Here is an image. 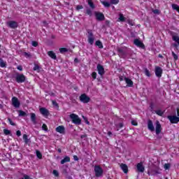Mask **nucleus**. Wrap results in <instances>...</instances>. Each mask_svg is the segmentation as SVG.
I'll list each match as a JSON object with an SVG mask.
<instances>
[{
  "label": "nucleus",
  "mask_w": 179,
  "mask_h": 179,
  "mask_svg": "<svg viewBox=\"0 0 179 179\" xmlns=\"http://www.w3.org/2000/svg\"><path fill=\"white\" fill-rule=\"evenodd\" d=\"M70 118L72 120V122H73V124H76L77 125H80V124L82 122V120L76 114L72 113L70 115Z\"/></svg>",
  "instance_id": "1"
},
{
  "label": "nucleus",
  "mask_w": 179,
  "mask_h": 179,
  "mask_svg": "<svg viewBox=\"0 0 179 179\" xmlns=\"http://www.w3.org/2000/svg\"><path fill=\"white\" fill-rule=\"evenodd\" d=\"M103 169L100 166H94V172L96 177H101L103 176Z\"/></svg>",
  "instance_id": "2"
},
{
  "label": "nucleus",
  "mask_w": 179,
  "mask_h": 179,
  "mask_svg": "<svg viewBox=\"0 0 179 179\" xmlns=\"http://www.w3.org/2000/svg\"><path fill=\"white\" fill-rule=\"evenodd\" d=\"M15 80L17 83H23L26 80V76L23 74H17L15 76Z\"/></svg>",
  "instance_id": "3"
},
{
  "label": "nucleus",
  "mask_w": 179,
  "mask_h": 179,
  "mask_svg": "<svg viewBox=\"0 0 179 179\" xmlns=\"http://www.w3.org/2000/svg\"><path fill=\"white\" fill-rule=\"evenodd\" d=\"M87 38L89 44L93 45L94 43V35H93V32H92V31H88Z\"/></svg>",
  "instance_id": "4"
},
{
  "label": "nucleus",
  "mask_w": 179,
  "mask_h": 179,
  "mask_svg": "<svg viewBox=\"0 0 179 179\" xmlns=\"http://www.w3.org/2000/svg\"><path fill=\"white\" fill-rule=\"evenodd\" d=\"M168 119L171 122V124H177L179 122V117L176 115H169L168 116Z\"/></svg>",
  "instance_id": "5"
},
{
  "label": "nucleus",
  "mask_w": 179,
  "mask_h": 179,
  "mask_svg": "<svg viewBox=\"0 0 179 179\" xmlns=\"http://www.w3.org/2000/svg\"><path fill=\"white\" fill-rule=\"evenodd\" d=\"M80 101L82 103H89V101H90V98L87 96V95H86L85 94H83L80 96Z\"/></svg>",
  "instance_id": "6"
},
{
  "label": "nucleus",
  "mask_w": 179,
  "mask_h": 179,
  "mask_svg": "<svg viewBox=\"0 0 179 179\" xmlns=\"http://www.w3.org/2000/svg\"><path fill=\"white\" fill-rule=\"evenodd\" d=\"M12 103L15 108H19V107H20V102L19 101V99L16 98V96H13L12 98Z\"/></svg>",
  "instance_id": "7"
},
{
  "label": "nucleus",
  "mask_w": 179,
  "mask_h": 179,
  "mask_svg": "<svg viewBox=\"0 0 179 179\" xmlns=\"http://www.w3.org/2000/svg\"><path fill=\"white\" fill-rule=\"evenodd\" d=\"M155 132L157 135H159L162 132V124H160V122L158 120L155 122Z\"/></svg>",
  "instance_id": "8"
},
{
  "label": "nucleus",
  "mask_w": 179,
  "mask_h": 179,
  "mask_svg": "<svg viewBox=\"0 0 179 179\" xmlns=\"http://www.w3.org/2000/svg\"><path fill=\"white\" fill-rule=\"evenodd\" d=\"M117 51L119 52V55L120 57H122L123 55H125V54H127V47H120L117 48Z\"/></svg>",
  "instance_id": "9"
},
{
  "label": "nucleus",
  "mask_w": 179,
  "mask_h": 179,
  "mask_svg": "<svg viewBox=\"0 0 179 179\" xmlns=\"http://www.w3.org/2000/svg\"><path fill=\"white\" fill-rule=\"evenodd\" d=\"M8 27H10V29H16L17 27V22L15 21H9L7 22Z\"/></svg>",
  "instance_id": "10"
},
{
  "label": "nucleus",
  "mask_w": 179,
  "mask_h": 179,
  "mask_svg": "<svg viewBox=\"0 0 179 179\" xmlns=\"http://www.w3.org/2000/svg\"><path fill=\"white\" fill-rule=\"evenodd\" d=\"M162 73H163V69L159 66L155 67V75L157 78H162Z\"/></svg>",
  "instance_id": "11"
},
{
  "label": "nucleus",
  "mask_w": 179,
  "mask_h": 179,
  "mask_svg": "<svg viewBox=\"0 0 179 179\" xmlns=\"http://www.w3.org/2000/svg\"><path fill=\"white\" fill-rule=\"evenodd\" d=\"M39 111L43 117H47L48 115H50V112L47 110L45 108H41L39 109Z\"/></svg>",
  "instance_id": "12"
},
{
  "label": "nucleus",
  "mask_w": 179,
  "mask_h": 179,
  "mask_svg": "<svg viewBox=\"0 0 179 179\" xmlns=\"http://www.w3.org/2000/svg\"><path fill=\"white\" fill-rule=\"evenodd\" d=\"M96 68H97L98 73L101 76H103V75L104 74V67H103V66H101V64H98Z\"/></svg>",
  "instance_id": "13"
},
{
  "label": "nucleus",
  "mask_w": 179,
  "mask_h": 179,
  "mask_svg": "<svg viewBox=\"0 0 179 179\" xmlns=\"http://www.w3.org/2000/svg\"><path fill=\"white\" fill-rule=\"evenodd\" d=\"M134 44L135 45H136L137 47H139L140 48H145V45H143V43L139 41V39H135Z\"/></svg>",
  "instance_id": "14"
},
{
  "label": "nucleus",
  "mask_w": 179,
  "mask_h": 179,
  "mask_svg": "<svg viewBox=\"0 0 179 179\" xmlns=\"http://www.w3.org/2000/svg\"><path fill=\"white\" fill-rule=\"evenodd\" d=\"M56 132H58L59 134H65V127L61 125L56 128L55 129Z\"/></svg>",
  "instance_id": "15"
},
{
  "label": "nucleus",
  "mask_w": 179,
  "mask_h": 179,
  "mask_svg": "<svg viewBox=\"0 0 179 179\" xmlns=\"http://www.w3.org/2000/svg\"><path fill=\"white\" fill-rule=\"evenodd\" d=\"M95 16L97 20H104V15L101 13L95 12Z\"/></svg>",
  "instance_id": "16"
},
{
  "label": "nucleus",
  "mask_w": 179,
  "mask_h": 179,
  "mask_svg": "<svg viewBox=\"0 0 179 179\" xmlns=\"http://www.w3.org/2000/svg\"><path fill=\"white\" fill-rule=\"evenodd\" d=\"M148 128L149 131H150L151 132H154L155 126L153 125V122H152V120H148Z\"/></svg>",
  "instance_id": "17"
},
{
  "label": "nucleus",
  "mask_w": 179,
  "mask_h": 179,
  "mask_svg": "<svg viewBox=\"0 0 179 179\" xmlns=\"http://www.w3.org/2000/svg\"><path fill=\"white\" fill-rule=\"evenodd\" d=\"M137 170L140 173H143L145 171V167H143V164L142 163H138L137 164Z\"/></svg>",
  "instance_id": "18"
},
{
  "label": "nucleus",
  "mask_w": 179,
  "mask_h": 179,
  "mask_svg": "<svg viewBox=\"0 0 179 179\" xmlns=\"http://www.w3.org/2000/svg\"><path fill=\"white\" fill-rule=\"evenodd\" d=\"M124 81L126 82V83L129 87H132V86H134V82L131 81V79H129L128 78H124Z\"/></svg>",
  "instance_id": "19"
},
{
  "label": "nucleus",
  "mask_w": 179,
  "mask_h": 179,
  "mask_svg": "<svg viewBox=\"0 0 179 179\" xmlns=\"http://www.w3.org/2000/svg\"><path fill=\"white\" fill-rule=\"evenodd\" d=\"M120 169L122 170V171L125 174H127V173H128V166H127V164H120Z\"/></svg>",
  "instance_id": "20"
},
{
  "label": "nucleus",
  "mask_w": 179,
  "mask_h": 179,
  "mask_svg": "<svg viewBox=\"0 0 179 179\" xmlns=\"http://www.w3.org/2000/svg\"><path fill=\"white\" fill-rule=\"evenodd\" d=\"M22 138L24 140V142L25 143V145H29V143H30V138H29V137L27 136V134H24L22 136Z\"/></svg>",
  "instance_id": "21"
},
{
  "label": "nucleus",
  "mask_w": 179,
  "mask_h": 179,
  "mask_svg": "<svg viewBox=\"0 0 179 179\" xmlns=\"http://www.w3.org/2000/svg\"><path fill=\"white\" fill-rule=\"evenodd\" d=\"M48 55H49V57H50V58H52V59H57V55L53 51L48 52Z\"/></svg>",
  "instance_id": "22"
},
{
  "label": "nucleus",
  "mask_w": 179,
  "mask_h": 179,
  "mask_svg": "<svg viewBox=\"0 0 179 179\" xmlns=\"http://www.w3.org/2000/svg\"><path fill=\"white\" fill-rule=\"evenodd\" d=\"M69 162H71V158L69 157H65L61 160V164H65V163H68Z\"/></svg>",
  "instance_id": "23"
},
{
  "label": "nucleus",
  "mask_w": 179,
  "mask_h": 179,
  "mask_svg": "<svg viewBox=\"0 0 179 179\" xmlns=\"http://www.w3.org/2000/svg\"><path fill=\"white\" fill-rule=\"evenodd\" d=\"M31 121L36 125L37 124V120L36 119V114L31 113Z\"/></svg>",
  "instance_id": "24"
},
{
  "label": "nucleus",
  "mask_w": 179,
  "mask_h": 179,
  "mask_svg": "<svg viewBox=\"0 0 179 179\" xmlns=\"http://www.w3.org/2000/svg\"><path fill=\"white\" fill-rule=\"evenodd\" d=\"M101 3H102V5H103V6H105V8H110V6H111V3L106 1H101Z\"/></svg>",
  "instance_id": "25"
},
{
  "label": "nucleus",
  "mask_w": 179,
  "mask_h": 179,
  "mask_svg": "<svg viewBox=\"0 0 179 179\" xmlns=\"http://www.w3.org/2000/svg\"><path fill=\"white\" fill-rule=\"evenodd\" d=\"M0 66L1 68H6V62L0 57Z\"/></svg>",
  "instance_id": "26"
},
{
  "label": "nucleus",
  "mask_w": 179,
  "mask_h": 179,
  "mask_svg": "<svg viewBox=\"0 0 179 179\" xmlns=\"http://www.w3.org/2000/svg\"><path fill=\"white\" fill-rule=\"evenodd\" d=\"M118 22H125V17L122 13L119 14Z\"/></svg>",
  "instance_id": "27"
},
{
  "label": "nucleus",
  "mask_w": 179,
  "mask_h": 179,
  "mask_svg": "<svg viewBox=\"0 0 179 179\" xmlns=\"http://www.w3.org/2000/svg\"><path fill=\"white\" fill-rule=\"evenodd\" d=\"M172 38L173 41H176L179 45V37L177 35H173Z\"/></svg>",
  "instance_id": "28"
},
{
  "label": "nucleus",
  "mask_w": 179,
  "mask_h": 179,
  "mask_svg": "<svg viewBox=\"0 0 179 179\" xmlns=\"http://www.w3.org/2000/svg\"><path fill=\"white\" fill-rule=\"evenodd\" d=\"M95 45L99 47V48H103V43L100 41H96Z\"/></svg>",
  "instance_id": "29"
},
{
  "label": "nucleus",
  "mask_w": 179,
  "mask_h": 179,
  "mask_svg": "<svg viewBox=\"0 0 179 179\" xmlns=\"http://www.w3.org/2000/svg\"><path fill=\"white\" fill-rule=\"evenodd\" d=\"M155 113L157 115H159L160 117H162V115H163V114H164V111H163L162 110H155Z\"/></svg>",
  "instance_id": "30"
},
{
  "label": "nucleus",
  "mask_w": 179,
  "mask_h": 179,
  "mask_svg": "<svg viewBox=\"0 0 179 179\" xmlns=\"http://www.w3.org/2000/svg\"><path fill=\"white\" fill-rule=\"evenodd\" d=\"M87 1L88 3V5L90 6V8H92V9H94V4L92 1V0H87Z\"/></svg>",
  "instance_id": "31"
},
{
  "label": "nucleus",
  "mask_w": 179,
  "mask_h": 179,
  "mask_svg": "<svg viewBox=\"0 0 179 179\" xmlns=\"http://www.w3.org/2000/svg\"><path fill=\"white\" fill-rule=\"evenodd\" d=\"M59 51H60L61 54H64L65 52H68V49L65 48H61L59 49Z\"/></svg>",
  "instance_id": "32"
},
{
  "label": "nucleus",
  "mask_w": 179,
  "mask_h": 179,
  "mask_svg": "<svg viewBox=\"0 0 179 179\" xmlns=\"http://www.w3.org/2000/svg\"><path fill=\"white\" fill-rule=\"evenodd\" d=\"M19 113V117H24L26 115V112L22 110H18Z\"/></svg>",
  "instance_id": "33"
},
{
  "label": "nucleus",
  "mask_w": 179,
  "mask_h": 179,
  "mask_svg": "<svg viewBox=\"0 0 179 179\" xmlns=\"http://www.w3.org/2000/svg\"><path fill=\"white\" fill-rule=\"evenodd\" d=\"M36 156L38 159H41L43 157V155H41V152L38 150H36Z\"/></svg>",
  "instance_id": "34"
},
{
  "label": "nucleus",
  "mask_w": 179,
  "mask_h": 179,
  "mask_svg": "<svg viewBox=\"0 0 179 179\" xmlns=\"http://www.w3.org/2000/svg\"><path fill=\"white\" fill-rule=\"evenodd\" d=\"M145 74L146 75V76L150 77V72L149 71V70H148V69H145Z\"/></svg>",
  "instance_id": "35"
},
{
  "label": "nucleus",
  "mask_w": 179,
  "mask_h": 179,
  "mask_svg": "<svg viewBox=\"0 0 179 179\" xmlns=\"http://www.w3.org/2000/svg\"><path fill=\"white\" fill-rule=\"evenodd\" d=\"M172 55L173 57V59H175V61H177V59H178V56L174 53V52H172Z\"/></svg>",
  "instance_id": "36"
},
{
  "label": "nucleus",
  "mask_w": 179,
  "mask_h": 179,
  "mask_svg": "<svg viewBox=\"0 0 179 179\" xmlns=\"http://www.w3.org/2000/svg\"><path fill=\"white\" fill-rule=\"evenodd\" d=\"M42 129H43V131H48V127H47V124H43L42 125Z\"/></svg>",
  "instance_id": "37"
},
{
  "label": "nucleus",
  "mask_w": 179,
  "mask_h": 179,
  "mask_svg": "<svg viewBox=\"0 0 179 179\" xmlns=\"http://www.w3.org/2000/svg\"><path fill=\"white\" fill-rule=\"evenodd\" d=\"M120 2V0H110V3H113V5H117Z\"/></svg>",
  "instance_id": "38"
},
{
  "label": "nucleus",
  "mask_w": 179,
  "mask_h": 179,
  "mask_svg": "<svg viewBox=\"0 0 179 179\" xmlns=\"http://www.w3.org/2000/svg\"><path fill=\"white\" fill-rule=\"evenodd\" d=\"M3 132H4L5 135H10V130H8V129H5L3 130Z\"/></svg>",
  "instance_id": "39"
},
{
  "label": "nucleus",
  "mask_w": 179,
  "mask_h": 179,
  "mask_svg": "<svg viewBox=\"0 0 179 179\" xmlns=\"http://www.w3.org/2000/svg\"><path fill=\"white\" fill-rule=\"evenodd\" d=\"M31 44L33 45V47H37L38 45V43H37L36 41H33L31 42Z\"/></svg>",
  "instance_id": "40"
},
{
  "label": "nucleus",
  "mask_w": 179,
  "mask_h": 179,
  "mask_svg": "<svg viewBox=\"0 0 179 179\" xmlns=\"http://www.w3.org/2000/svg\"><path fill=\"white\" fill-rule=\"evenodd\" d=\"M164 167L165 170H169V169H170V164H165Z\"/></svg>",
  "instance_id": "41"
},
{
  "label": "nucleus",
  "mask_w": 179,
  "mask_h": 179,
  "mask_svg": "<svg viewBox=\"0 0 179 179\" xmlns=\"http://www.w3.org/2000/svg\"><path fill=\"white\" fill-rule=\"evenodd\" d=\"M53 174L55 176V177H58L59 176V173H58V171L54 170L53 171Z\"/></svg>",
  "instance_id": "42"
},
{
  "label": "nucleus",
  "mask_w": 179,
  "mask_h": 179,
  "mask_svg": "<svg viewBox=\"0 0 179 179\" xmlns=\"http://www.w3.org/2000/svg\"><path fill=\"white\" fill-rule=\"evenodd\" d=\"M21 179H33V178H30V176H29L28 175H24L23 178H22Z\"/></svg>",
  "instance_id": "43"
},
{
  "label": "nucleus",
  "mask_w": 179,
  "mask_h": 179,
  "mask_svg": "<svg viewBox=\"0 0 179 179\" xmlns=\"http://www.w3.org/2000/svg\"><path fill=\"white\" fill-rule=\"evenodd\" d=\"M83 120L85 121V123L89 125L90 122H89V120H87V118H86L85 116H83Z\"/></svg>",
  "instance_id": "44"
},
{
  "label": "nucleus",
  "mask_w": 179,
  "mask_h": 179,
  "mask_svg": "<svg viewBox=\"0 0 179 179\" xmlns=\"http://www.w3.org/2000/svg\"><path fill=\"white\" fill-rule=\"evenodd\" d=\"M96 77H97V73L96 72H93L92 73L93 79H96Z\"/></svg>",
  "instance_id": "45"
},
{
  "label": "nucleus",
  "mask_w": 179,
  "mask_h": 179,
  "mask_svg": "<svg viewBox=\"0 0 179 179\" xmlns=\"http://www.w3.org/2000/svg\"><path fill=\"white\" fill-rule=\"evenodd\" d=\"M16 135H17V136H22V132L20 131V130L17 131Z\"/></svg>",
  "instance_id": "46"
},
{
  "label": "nucleus",
  "mask_w": 179,
  "mask_h": 179,
  "mask_svg": "<svg viewBox=\"0 0 179 179\" xmlns=\"http://www.w3.org/2000/svg\"><path fill=\"white\" fill-rule=\"evenodd\" d=\"M38 69H40V66L35 65V66L34 67V71H38Z\"/></svg>",
  "instance_id": "47"
},
{
  "label": "nucleus",
  "mask_w": 179,
  "mask_h": 179,
  "mask_svg": "<svg viewBox=\"0 0 179 179\" xmlns=\"http://www.w3.org/2000/svg\"><path fill=\"white\" fill-rule=\"evenodd\" d=\"M131 124H132V125H134L135 127H136V125H138V123L136 122V121L132 120V121H131Z\"/></svg>",
  "instance_id": "48"
},
{
  "label": "nucleus",
  "mask_w": 179,
  "mask_h": 179,
  "mask_svg": "<svg viewBox=\"0 0 179 179\" xmlns=\"http://www.w3.org/2000/svg\"><path fill=\"white\" fill-rule=\"evenodd\" d=\"M87 13L89 16H92V10H90V9L87 10Z\"/></svg>",
  "instance_id": "49"
},
{
  "label": "nucleus",
  "mask_w": 179,
  "mask_h": 179,
  "mask_svg": "<svg viewBox=\"0 0 179 179\" xmlns=\"http://www.w3.org/2000/svg\"><path fill=\"white\" fill-rule=\"evenodd\" d=\"M24 56L26 57V58H29L31 55H30V54H29L27 52H24Z\"/></svg>",
  "instance_id": "50"
},
{
  "label": "nucleus",
  "mask_w": 179,
  "mask_h": 179,
  "mask_svg": "<svg viewBox=\"0 0 179 179\" xmlns=\"http://www.w3.org/2000/svg\"><path fill=\"white\" fill-rule=\"evenodd\" d=\"M52 103L53 106H55V107H58V103H57V101H52Z\"/></svg>",
  "instance_id": "51"
},
{
  "label": "nucleus",
  "mask_w": 179,
  "mask_h": 179,
  "mask_svg": "<svg viewBox=\"0 0 179 179\" xmlns=\"http://www.w3.org/2000/svg\"><path fill=\"white\" fill-rule=\"evenodd\" d=\"M76 9H77V10H80V9H83V6H77Z\"/></svg>",
  "instance_id": "52"
},
{
  "label": "nucleus",
  "mask_w": 179,
  "mask_h": 179,
  "mask_svg": "<svg viewBox=\"0 0 179 179\" xmlns=\"http://www.w3.org/2000/svg\"><path fill=\"white\" fill-rule=\"evenodd\" d=\"M8 122H9V123H10V125H13V126L14 127L15 123L12 121V120L8 119Z\"/></svg>",
  "instance_id": "53"
},
{
  "label": "nucleus",
  "mask_w": 179,
  "mask_h": 179,
  "mask_svg": "<svg viewBox=\"0 0 179 179\" xmlns=\"http://www.w3.org/2000/svg\"><path fill=\"white\" fill-rule=\"evenodd\" d=\"M152 12H153V13H155V15H159V10H154Z\"/></svg>",
  "instance_id": "54"
},
{
  "label": "nucleus",
  "mask_w": 179,
  "mask_h": 179,
  "mask_svg": "<svg viewBox=\"0 0 179 179\" xmlns=\"http://www.w3.org/2000/svg\"><path fill=\"white\" fill-rule=\"evenodd\" d=\"M17 69H18V71H23V67H22V66H18Z\"/></svg>",
  "instance_id": "55"
},
{
  "label": "nucleus",
  "mask_w": 179,
  "mask_h": 179,
  "mask_svg": "<svg viewBox=\"0 0 179 179\" xmlns=\"http://www.w3.org/2000/svg\"><path fill=\"white\" fill-rule=\"evenodd\" d=\"M73 159L76 160V162H78V160H79V158L78 157V156L74 155L73 156Z\"/></svg>",
  "instance_id": "56"
},
{
  "label": "nucleus",
  "mask_w": 179,
  "mask_h": 179,
  "mask_svg": "<svg viewBox=\"0 0 179 179\" xmlns=\"http://www.w3.org/2000/svg\"><path fill=\"white\" fill-rule=\"evenodd\" d=\"M108 136H111L113 135V133H111V131H108Z\"/></svg>",
  "instance_id": "57"
},
{
  "label": "nucleus",
  "mask_w": 179,
  "mask_h": 179,
  "mask_svg": "<svg viewBox=\"0 0 179 179\" xmlns=\"http://www.w3.org/2000/svg\"><path fill=\"white\" fill-rule=\"evenodd\" d=\"M83 138H86V135H82L81 138L83 139Z\"/></svg>",
  "instance_id": "58"
},
{
  "label": "nucleus",
  "mask_w": 179,
  "mask_h": 179,
  "mask_svg": "<svg viewBox=\"0 0 179 179\" xmlns=\"http://www.w3.org/2000/svg\"><path fill=\"white\" fill-rule=\"evenodd\" d=\"M174 47H176V48H177L178 47V45L177 44H173Z\"/></svg>",
  "instance_id": "59"
},
{
  "label": "nucleus",
  "mask_w": 179,
  "mask_h": 179,
  "mask_svg": "<svg viewBox=\"0 0 179 179\" xmlns=\"http://www.w3.org/2000/svg\"><path fill=\"white\" fill-rule=\"evenodd\" d=\"M159 58H163V56L162 55H159Z\"/></svg>",
  "instance_id": "60"
},
{
  "label": "nucleus",
  "mask_w": 179,
  "mask_h": 179,
  "mask_svg": "<svg viewBox=\"0 0 179 179\" xmlns=\"http://www.w3.org/2000/svg\"><path fill=\"white\" fill-rule=\"evenodd\" d=\"M74 62H78V59H75Z\"/></svg>",
  "instance_id": "61"
},
{
  "label": "nucleus",
  "mask_w": 179,
  "mask_h": 179,
  "mask_svg": "<svg viewBox=\"0 0 179 179\" xmlns=\"http://www.w3.org/2000/svg\"><path fill=\"white\" fill-rule=\"evenodd\" d=\"M58 152H59V153H61V152H62L61 149H58Z\"/></svg>",
  "instance_id": "62"
},
{
  "label": "nucleus",
  "mask_w": 179,
  "mask_h": 179,
  "mask_svg": "<svg viewBox=\"0 0 179 179\" xmlns=\"http://www.w3.org/2000/svg\"><path fill=\"white\" fill-rule=\"evenodd\" d=\"M120 128H122V123L120 124Z\"/></svg>",
  "instance_id": "63"
},
{
  "label": "nucleus",
  "mask_w": 179,
  "mask_h": 179,
  "mask_svg": "<svg viewBox=\"0 0 179 179\" xmlns=\"http://www.w3.org/2000/svg\"><path fill=\"white\" fill-rule=\"evenodd\" d=\"M0 54H1V50H0Z\"/></svg>",
  "instance_id": "64"
}]
</instances>
